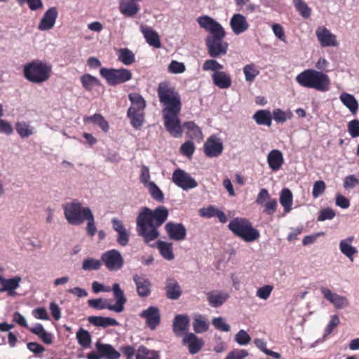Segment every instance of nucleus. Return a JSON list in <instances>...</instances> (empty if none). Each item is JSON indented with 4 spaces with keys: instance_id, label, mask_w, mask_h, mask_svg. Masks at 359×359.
<instances>
[{
    "instance_id": "1",
    "label": "nucleus",
    "mask_w": 359,
    "mask_h": 359,
    "mask_svg": "<svg viewBox=\"0 0 359 359\" xmlns=\"http://www.w3.org/2000/svg\"><path fill=\"white\" fill-rule=\"evenodd\" d=\"M160 102L164 106L162 111L165 127L170 134L178 137L182 135L179 114L182 109L181 97L168 82H161L157 88Z\"/></svg>"
},
{
    "instance_id": "2",
    "label": "nucleus",
    "mask_w": 359,
    "mask_h": 359,
    "mask_svg": "<svg viewBox=\"0 0 359 359\" xmlns=\"http://www.w3.org/2000/svg\"><path fill=\"white\" fill-rule=\"evenodd\" d=\"M169 211L165 206H158L154 210L147 207L142 208L137 217V232L144 242L150 245L160 236L158 230L168 219Z\"/></svg>"
},
{
    "instance_id": "3",
    "label": "nucleus",
    "mask_w": 359,
    "mask_h": 359,
    "mask_svg": "<svg viewBox=\"0 0 359 359\" xmlns=\"http://www.w3.org/2000/svg\"><path fill=\"white\" fill-rule=\"evenodd\" d=\"M196 20L199 26L209 33L205 38V46L209 55L216 58L225 55L229 44L224 41L226 32L223 27L208 15L200 16Z\"/></svg>"
},
{
    "instance_id": "4",
    "label": "nucleus",
    "mask_w": 359,
    "mask_h": 359,
    "mask_svg": "<svg viewBox=\"0 0 359 359\" xmlns=\"http://www.w3.org/2000/svg\"><path fill=\"white\" fill-rule=\"evenodd\" d=\"M295 80L302 87L313 88L320 92H326L330 87V79L322 71L313 69H306L297 75Z\"/></svg>"
},
{
    "instance_id": "5",
    "label": "nucleus",
    "mask_w": 359,
    "mask_h": 359,
    "mask_svg": "<svg viewBox=\"0 0 359 359\" xmlns=\"http://www.w3.org/2000/svg\"><path fill=\"white\" fill-rule=\"evenodd\" d=\"M51 72V65L40 60H33L23 67L24 77L34 83H42L48 81Z\"/></svg>"
},
{
    "instance_id": "6",
    "label": "nucleus",
    "mask_w": 359,
    "mask_h": 359,
    "mask_svg": "<svg viewBox=\"0 0 359 359\" xmlns=\"http://www.w3.org/2000/svg\"><path fill=\"white\" fill-rule=\"evenodd\" d=\"M228 228L236 237L248 243L253 242L260 236L259 231L245 217L233 218L229 223Z\"/></svg>"
},
{
    "instance_id": "7",
    "label": "nucleus",
    "mask_w": 359,
    "mask_h": 359,
    "mask_svg": "<svg viewBox=\"0 0 359 359\" xmlns=\"http://www.w3.org/2000/svg\"><path fill=\"white\" fill-rule=\"evenodd\" d=\"M128 99L131 106L128 109L127 116L130 119L132 126L137 130L140 129L144 122L146 102L143 97L137 93H130Z\"/></svg>"
},
{
    "instance_id": "8",
    "label": "nucleus",
    "mask_w": 359,
    "mask_h": 359,
    "mask_svg": "<svg viewBox=\"0 0 359 359\" xmlns=\"http://www.w3.org/2000/svg\"><path fill=\"white\" fill-rule=\"evenodd\" d=\"M91 210L89 208H83L81 204L74 201L64 205L65 217L68 223L72 225H80L84 222L85 218Z\"/></svg>"
},
{
    "instance_id": "9",
    "label": "nucleus",
    "mask_w": 359,
    "mask_h": 359,
    "mask_svg": "<svg viewBox=\"0 0 359 359\" xmlns=\"http://www.w3.org/2000/svg\"><path fill=\"white\" fill-rule=\"evenodd\" d=\"M100 76L105 79L109 86H115L131 80L133 74L126 68L114 69L102 67L100 69Z\"/></svg>"
},
{
    "instance_id": "10",
    "label": "nucleus",
    "mask_w": 359,
    "mask_h": 359,
    "mask_svg": "<svg viewBox=\"0 0 359 359\" xmlns=\"http://www.w3.org/2000/svg\"><path fill=\"white\" fill-rule=\"evenodd\" d=\"M97 352L91 351L86 355L87 359H119L121 353L112 345L98 341L95 344Z\"/></svg>"
},
{
    "instance_id": "11",
    "label": "nucleus",
    "mask_w": 359,
    "mask_h": 359,
    "mask_svg": "<svg viewBox=\"0 0 359 359\" xmlns=\"http://www.w3.org/2000/svg\"><path fill=\"white\" fill-rule=\"evenodd\" d=\"M101 261L111 271L120 270L124 264V259L121 254L115 249L104 252L101 256Z\"/></svg>"
},
{
    "instance_id": "12",
    "label": "nucleus",
    "mask_w": 359,
    "mask_h": 359,
    "mask_svg": "<svg viewBox=\"0 0 359 359\" xmlns=\"http://www.w3.org/2000/svg\"><path fill=\"white\" fill-rule=\"evenodd\" d=\"M256 203L264 206V212L269 215H273L278 207L277 200L271 197V195L266 189H260L257 198Z\"/></svg>"
},
{
    "instance_id": "13",
    "label": "nucleus",
    "mask_w": 359,
    "mask_h": 359,
    "mask_svg": "<svg viewBox=\"0 0 359 359\" xmlns=\"http://www.w3.org/2000/svg\"><path fill=\"white\" fill-rule=\"evenodd\" d=\"M172 182L184 190H188L197 187L196 181L191 175L181 169L175 170L172 176Z\"/></svg>"
},
{
    "instance_id": "14",
    "label": "nucleus",
    "mask_w": 359,
    "mask_h": 359,
    "mask_svg": "<svg viewBox=\"0 0 359 359\" xmlns=\"http://www.w3.org/2000/svg\"><path fill=\"white\" fill-rule=\"evenodd\" d=\"M139 316L145 320V325L151 330H155L161 323V312L156 306H151L148 307L143 310Z\"/></svg>"
},
{
    "instance_id": "15",
    "label": "nucleus",
    "mask_w": 359,
    "mask_h": 359,
    "mask_svg": "<svg viewBox=\"0 0 359 359\" xmlns=\"http://www.w3.org/2000/svg\"><path fill=\"white\" fill-rule=\"evenodd\" d=\"M316 34L322 47H335L339 45L336 35L325 27H318Z\"/></svg>"
},
{
    "instance_id": "16",
    "label": "nucleus",
    "mask_w": 359,
    "mask_h": 359,
    "mask_svg": "<svg viewBox=\"0 0 359 359\" xmlns=\"http://www.w3.org/2000/svg\"><path fill=\"white\" fill-rule=\"evenodd\" d=\"M58 17V11L56 7L49 8L43 15L39 25L38 29L41 31H48L51 29Z\"/></svg>"
},
{
    "instance_id": "17",
    "label": "nucleus",
    "mask_w": 359,
    "mask_h": 359,
    "mask_svg": "<svg viewBox=\"0 0 359 359\" xmlns=\"http://www.w3.org/2000/svg\"><path fill=\"white\" fill-rule=\"evenodd\" d=\"M165 230L169 238L173 241H182L187 236V229L181 223L168 222L165 225Z\"/></svg>"
},
{
    "instance_id": "18",
    "label": "nucleus",
    "mask_w": 359,
    "mask_h": 359,
    "mask_svg": "<svg viewBox=\"0 0 359 359\" xmlns=\"http://www.w3.org/2000/svg\"><path fill=\"white\" fill-rule=\"evenodd\" d=\"M204 153L209 158L219 156L223 151V144L219 139L211 136L204 144Z\"/></svg>"
},
{
    "instance_id": "19",
    "label": "nucleus",
    "mask_w": 359,
    "mask_h": 359,
    "mask_svg": "<svg viewBox=\"0 0 359 359\" xmlns=\"http://www.w3.org/2000/svg\"><path fill=\"white\" fill-rule=\"evenodd\" d=\"M133 280L136 285L137 294L141 297H147L151 294V282L144 274H135Z\"/></svg>"
},
{
    "instance_id": "20",
    "label": "nucleus",
    "mask_w": 359,
    "mask_h": 359,
    "mask_svg": "<svg viewBox=\"0 0 359 359\" xmlns=\"http://www.w3.org/2000/svg\"><path fill=\"white\" fill-rule=\"evenodd\" d=\"M230 27L233 32L238 35L247 31L250 25L244 15L236 13L234 14L230 20Z\"/></svg>"
},
{
    "instance_id": "21",
    "label": "nucleus",
    "mask_w": 359,
    "mask_h": 359,
    "mask_svg": "<svg viewBox=\"0 0 359 359\" xmlns=\"http://www.w3.org/2000/svg\"><path fill=\"white\" fill-rule=\"evenodd\" d=\"M320 290L324 297L330 302L336 309H342L348 305V302L345 297L334 293L327 287H322Z\"/></svg>"
},
{
    "instance_id": "22",
    "label": "nucleus",
    "mask_w": 359,
    "mask_h": 359,
    "mask_svg": "<svg viewBox=\"0 0 359 359\" xmlns=\"http://www.w3.org/2000/svg\"><path fill=\"white\" fill-rule=\"evenodd\" d=\"M112 291L116 304L114 305H110V311L121 313L124 310V304L126 303L127 299L118 283H114L113 285Z\"/></svg>"
},
{
    "instance_id": "23",
    "label": "nucleus",
    "mask_w": 359,
    "mask_h": 359,
    "mask_svg": "<svg viewBox=\"0 0 359 359\" xmlns=\"http://www.w3.org/2000/svg\"><path fill=\"white\" fill-rule=\"evenodd\" d=\"M182 342L183 344L187 345L189 351L192 355L198 353L203 346L202 339H198L194 333L186 334Z\"/></svg>"
},
{
    "instance_id": "24",
    "label": "nucleus",
    "mask_w": 359,
    "mask_h": 359,
    "mask_svg": "<svg viewBox=\"0 0 359 359\" xmlns=\"http://www.w3.org/2000/svg\"><path fill=\"white\" fill-rule=\"evenodd\" d=\"M189 318L187 315H177L172 323V331L176 336H181L188 330Z\"/></svg>"
},
{
    "instance_id": "25",
    "label": "nucleus",
    "mask_w": 359,
    "mask_h": 359,
    "mask_svg": "<svg viewBox=\"0 0 359 359\" xmlns=\"http://www.w3.org/2000/svg\"><path fill=\"white\" fill-rule=\"evenodd\" d=\"M140 31L147 43L156 48H161V43L159 35L151 27H147L146 25H141Z\"/></svg>"
},
{
    "instance_id": "26",
    "label": "nucleus",
    "mask_w": 359,
    "mask_h": 359,
    "mask_svg": "<svg viewBox=\"0 0 359 359\" xmlns=\"http://www.w3.org/2000/svg\"><path fill=\"white\" fill-rule=\"evenodd\" d=\"M21 280L22 278L20 276H15L8 279L4 278L1 276L0 284L2 287L0 288V292L6 291L8 292V295L13 296L15 294V290L19 287Z\"/></svg>"
},
{
    "instance_id": "27",
    "label": "nucleus",
    "mask_w": 359,
    "mask_h": 359,
    "mask_svg": "<svg viewBox=\"0 0 359 359\" xmlns=\"http://www.w3.org/2000/svg\"><path fill=\"white\" fill-rule=\"evenodd\" d=\"M267 162L273 171H278L284 163L283 154L278 149L271 151L267 156Z\"/></svg>"
},
{
    "instance_id": "28",
    "label": "nucleus",
    "mask_w": 359,
    "mask_h": 359,
    "mask_svg": "<svg viewBox=\"0 0 359 359\" xmlns=\"http://www.w3.org/2000/svg\"><path fill=\"white\" fill-rule=\"evenodd\" d=\"M209 304L215 308L221 306L229 298V294L224 292L210 291L206 293Z\"/></svg>"
},
{
    "instance_id": "29",
    "label": "nucleus",
    "mask_w": 359,
    "mask_h": 359,
    "mask_svg": "<svg viewBox=\"0 0 359 359\" xmlns=\"http://www.w3.org/2000/svg\"><path fill=\"white\" fill-rule=\"evenodd\" d=\"M166 297L170 299H177L182 292L177 281L174 278H168L165 287Z\"/></svg>"
},
{
    "instance_id": "30",
    "label": "nucleus",
    "mask_w": 359,
    "mask_h": 359,
    "mask_svg": "<svg viewBox=\"0 0 359 359\" xmlns=\"http://www.w3.org/2000/svg\"><path fill=\"white\" fill-rule=\"evenodd\" d=\"M212 79L214 84L221 89H226L231 86V78L229 74L225 72H216L212 75Z\"/></svg>"
},
{
    "instance_id": "31",
    "label": "nucleus",
    "mask_w": 359,
    "mask_h": 359,
    "mask_svg": "<svg viewBox=\"0 0 359 359\" xmlns=\"http://www.w3.org/2000/svg\"><path fill=\"white\" fill-rule=\"evenodd\" d=\"M181 127L182 128H184L187 130L186 135L189 138L194 140L198 142L203 140V133L201 129L194 122H185L182 126H181Z\"/></svg>"
},
{
    "instance_id": "32",
    "label": "nucleus",
    "mask_w": 359,
    "mask_h": 359,
    "mask_svg": "<svg viewBox=\"0 0 359 359\" xmlns=\"http://www.w3.org/2000/svg\"><path fill=\"white\" fill-rule=\"evenodd\" d=\"M119 11L126 17H133L140 11V6L133 0H121L119 4Z\"/></svg>"
},
{
    "instance_id": "33",
    "label": "nucleus",
    "mask_w": 359,
    "mask_h": 359,
    "mask_svg": "<svg viewBox=\"0 0 359 359\" xmlns=\"http://www.w3.org/2000/svg\"><path fill=\"white\" fill-rule=\"evenodd\" d=\"M88 321L94 326L104 328L109 326H117L118 325L116 319L109 317L91 316L88 318Z\"/></svg>"
},
{
    "instance_id": "34",
    "label": "nucleus",
    "mask_w": 359,
    "mask_h": 359,
    "mask_svg": "<svg viewBox=\"0 0 359 359\" xmlns=\"http://www.w3.org/2000/svg\"><path fill=\"white\" fill-rule=\"evenodd\" d=\"M354 241L353 236H349L346 239L341 240L339 243V249L344 255H346L351 261L353 260V256L357 253V249L351 245Z\"/></svg>"
},
{
    "instance_id": "35",
    "label": "nucleus",
    "mask_w": 359,
    "mask_h": 359,
    "mask_svg": "<svg viewBox=\"0 0 359 359\" xmlns=\"http://www.w3.org/2000/svg\"><path fill=\"white\" fill-rule=\"evenodd\" d=\"M253 119L258 125L271 126L272 116L269 110L260 109L257 111L253 115Z\"/></svg>"
},
{
    "instance_id": "36",
    "label": "nucleus",
    "mask_w": 359,
    "mask_h": 359,
    "mask_svg": "<svg viewBox=\"0 0 359 359\" xmlns=\"http://www.w3.org/2000/svg\"><path fill=\"white\" fill-rule=\"evenodd\" d=\"M341 102L355 115L358 109V102L353 95L343 93L340 95Z\"/></svg>"
},
{
    "instance_id": "37",
    "label": "nucleus",
    "mask_w": 359,
    "mask_h": 359,
    "mask_svg": "<svg viewBox=\"0 0 359 359\" xmlns=\"http://www.w3.org/2000/svg\"><path fill=\"white\" fill-rule=\"evenodd\" d=\"M156 247L159 250L161 255L167 260L174 259V253L172 250V244L171 243L158 241L156 243Z\"/></svg>"
},
{
    "instance_id": "38",
    "label": "nucleus",
    "mask_w": 359,
    "mask_h": 359,
    "mask_svg": "<svg viewBox=\"0 0 359 359\" xmlns=\"http://www.w3.org/2000/svg\"><path fill=\"white\" fill-rule=\"evenodd\" d=\"M292 201L293 196L292 191L287 188L283 189L280 192V203L286 213L292 210Z\"/></svg>"
},
{
    "instance_id": "39",
    "label": "nucleus",
    "mask_w": 359,
    "mask_h": 359,
    "mask_svg": "<svg viewBox=\"0 0 359 359\" xmlns=\"http://www.w3.org/2000/svg\"><path fill=\"white\" fill-rule=\"evenodd\" d=\"M76 337L79 344L83 348H88L92 343V337L90 334L83 328H80L76 334Z\"/></svg>"
},
{
    "instance_id": "40",
    "label": "nucleus",
    "mask_w": 359,
    "mask_h": 359,
    "mask_svg": "<svg viewBox=\"0 0 359 359\" xmlns=\"http://www.w3.org/2000/svg\"><path fill=\"white\" fill-rule=\"evenodd\" d=\"M292 4L302 18L308 19L311 17L312 9L304 0H292Z\"/></svg>"
},
{
    "instance_id": "41",
    "label": "nucleus",
    "mask_w": 359,
    "mask_h": 359,
    "mask_svg": "<svg viewBox=\"0 0 359 359\" xmlns=\"http://www.w3.org/2000/svg\"><path fill=\"white\" fill-rule=\"evenodd\" d=\"M117 55L118 60L125 65H130L135 61L134 53L128 48H120Z\"/></svg>"
},
{
    "instance_id": "42",
    "label": "nucleus",
    "mask_w": 359,
    "mask_h": 359,
    "mask_svg": "<svg viewBox=\"0 0 359 359\" xmlns=\"http://www.w3.org/2000/svg\"><path fill=\"white\" fill-rule=\"evenodd\" d=\"M84 122L91 121L97 124L104 133L109 130V123L100 114H95L90 116H86L83 118Z\"/></svg>"
},
{
    "instance_id": "43",
    "label": "nucleus",
    "mask_w": 359,
    "mask_h": 359,
    "mask_svg": "<svg viewBox=\"0 0 359 359\" xmlns=\"http://www.w3.org/2000/svg\"><path fill=\"white\" fill-rule=\"evenodd\" d=\"M158 358L157 352L149 350L144 346H139L135 355L136 359H158Z\"/></svg>"
},
{
    "instance_id": "44",
    "label": "nucleus",
    "mask_w": 359,
    "mask_h": 359,
    "mask_svg": "<svg viewBox=\"0 0 359 359\" xmlns=\"http://www.w3.org/2000/svg\"><path fill=\"white\" fill-rule=\"evenodd\" d=\"M81 82L83 87L88 91H90L94 86L100 85L99 80L89 74L82 76L81 77Z\"/></svg>"
},
{
    "instance_id": "45",
    "label": "nucleus",
    "mask_w": 359,
    "mask_h": 359,
    "mask_svg": "<svg viewBox=\"0 0 359 359\" xmlns=\"http://www.w3.org/2000/svg\"><path fill=\"white\" fill-rule=\"evenodd\" d=\"M243 73L245 80L252 82L256 76L259 74V71L257 69L255 64H249L243 67Z\"/></svg>"
},
{
    "instance_id": "46",
    "label": "nucleus",
    "mask_w": 359,
    "mask_h": 359,
    "mask_svg": "<svg viewBox=\"0 0 359 359\" xmlns=\"http://www.w3.org/2000/svg\"><path fill=\"white\" fill-rule=\"evenodd\" d=\"M209 325L203 316H197L193 322V328L195 332L202 333L208 330Z\"/></svg>"
},
{
    "instance_id": "47",
    "label": "nucleus",
    "mask_w": 359,
    "mask_h": 359,
    "mask_svg": "<svg viewBox=\"0 0 359 359\" xmlns=\"http://www.w3.org/2000/svg\"><path fill=\"white\" fill-rule=\"evenodd\" d=\"M102 266V261L93 258H88L83 261L82 269L85 271L98 270Z\"/></svg>"
},
{
    "instance_id": "48",
    "label": "nucleus",
    "mask_w": 359,
    "mask_h": 359,
    "mask_svg": "<svg viewBox=\"0 0 359 359\" xmlns=\"http://www.w3.org/2000/svg\"><path fill=\"white\" fill-rule=\"evenodd\" d=\"M88 304L90 307L99 310L104 309L110 310L111 305L108 303L107 300L102 299L101 298L89 299L88 301Z\"/></svg>"
},
{
    "instance_id": "49",
    "label": "nucleus",
    "mask_w": 359,
    "mask_h": 359,
    "mask_svg": "<svg viewBox=\"0 0 359 359\" xmlns=\"http://www.w3.org/2000/svg\"><path fill=\"white\" fill-rule=\"evenodd\" d=\"M202 68L203 71H213L214 72H216L222 69L223 65L219 64L215 60L210 59L204 62Z\"/></svg>"
},
{
    "instance_id": "50",
    "label": "nucleus",
    "mask_w": 359,
    "mask_h": 359,
    "mask_svg": "<svg viewBox=\"0 0 359 359\" xmlns=\"http://www.w3.org/2000/svg\"><path fill=\"white\" fill-rule=\"evenodd\" d=\"M88 213V215H87V217L85 218V221H87L86 232L89 236L93 237L95 234L97 229L95 226L94 216L92 212Z\"/></svg>"
},
{
    "instance_id": "51",
    "label": "nucleus",
    "mask_w": 359,
    "mask_h": 359,
    "mask_svg": "<svg viewBox=\"0 0 359 359\" xmlns=\"http://www.w3.org/2000/svg\"><path fill=\"white\" fill-rule=\"evenodd\" d=\"M147 187L149 189V193L154 199H155L157 201H163V194L154 182H149Z\"/></svg>"
},
{
    "instance_id": "52",
    "label": "nucleus",
    "mask_w": 359,
    "mask_h": 359,
    "mask_svg": "<svg viewBox=\"0 0 359 359\" xmlns=\"http://www.w3.org/2000/svg\"><path fill=\"white\" fill-rule=\"evenodd\" d=\"M16 131L22 138L29 137L32 134V130L29 126L25 122H19L16 124Z\"/></svg>"
},
{
    "instance_id": "53",
    "label": "nucleus",
    "mask_w": 359,
    "mask_h": 359,
    "mask_svg": "<svg viewBox=\"0 0 359 359\" xmlns=\"http://www.w3.org/2000/svg\"><path fill=\"white\" fill-rule=\"evenodd\" d=\"M180 150L184 156L191 158L195 151L194 144L191 141H187L181 145Z\"/></svg>"
},
{
    "instance_id": "54",
    "label": "nucleus",
    "mask_w": 359,
    "mask_h": 359,
    "mask_svg": "<svg viewBox=\"0 0 359 359\" xmlns=\"http://www.w3.org/2000/svg\"><path fill=\"white\" fill-rule=\"evenodd\" d=\"M235 341L241 346L247 345L251 340L250 336L244 330H241L236 335L234 338Z\"/></svg>"
},
{
    "instance_id": "55",
    "label": "nucleus",
    "mask_w": 359,
    "mask_h": 359,
    "mask_svg": "<svg viewBox=\"0 0 359 359\" xmlns=\"http://www.w3.org/2000/svg\"><path fill=\"white\" fill-rule=\"evenodd\" d=\"M326 189V185L324 181H316L313 187L312 195L313 197L316 198L321 196Z\"/></svg>"
},
{
    "instance_id": "56",
    "label": "nucleus",
    "mask_w": 359,
    "mask_h": 359,
    "mask_svg": "<svg viewBox=\"0 0 359 359\" xmlns=\"http://www.w3.org/2000/svg\"><path fill=\"white\" fill-rule=\"evenodd\" d=\"M336 215L335 212L329 208L322 209L319 211L318 221L323 222L327 219H332Z\"/></svg>"
},
{
    "instance_id": "57",
    "label": "nucleus",
    "mask_w": 359,
    "mask_h": 359,
    "mask_svg": "<svg viewBox=\"0 0 359 359\" xmlns=\"http://www.w3.org/2000/svg\"><path fill=\"white\" fill-rule=\"evenodd\" d=\"M340 320L338 316H332L331 319L325 330L324 337H327L329 334H330L333 332V330L338 326Z\"/></svg>"
},
{
    "instance_id": "58",
    "label": "nucleus",
    "mask_w": 359,
    "mask_h": 359,
    "mask_svg": "<svg viewBox=\"0 0 359 359\" xmlns=\"http://www.w3.org/2000/svg\"><path fill=\"white\" fill-rule=\"evenodd\" d=\"M273 290V285H266L262 287H259L257 290L256 294L260 299L266 300L270 297Z\"/></svg>"
},
{
    "instance_id": "59",
    "label": "nucleus",
    "mask_w": 359,
    "mask_h": 359,
    "mask_svg": "<svg viewBox=\"0 0 359 359\" xmlns=\"http://www.w3.org/2000/svg\"><path fill=\"white\" fill-rule=\"evenodd\" d=\"M20 5L27 3L29 9L36 11L43 8V2L41 0H15Z\"/></svg>"
},
{
    "instance_id": "60",
    "label": "nucleus",
    "mask_w": 359,
    "mask_h": 359,
    "mask_svg": "<svg viewBox=\"0 0 359 359\" xmlns=\"http://www.w3.org/2000/svg\"><path fill=\"white\" fill-rule=\"evenodd\" d=\"M214 327L222 332H229L230 330V326L225 323L224 320L222 317L215 318L212 322Z\"/></svg>"
},
{
    "instance_id": "61",
    "label": "nucleus",
    "mask_w": 359,
    "mask_h": 359,
    "mask_svg": "<svg viewBox=\"0 0 359 359\" xmlns=\"http://www.w3.org/2000/svg\"><path fill=\"white\" fill-rule=\"evenodd\" d=\"M348 131L352 137H359V121L353 119L348 123Z\"/></svg>"
},
{
    "instance_id": "62",
    "label": "nucleus",
    "mask_w": 359,
    "mask_h": 359,
    "mask_svg": "<svg viewBox=\"0 0 359 359\" xmlns=\"http://www.w3.org/2000/svg\"><path fill=\"white\" fill-rule=\"evenodd\" d=\"M185 69L184 65L176 60H172L168 66V71L173 74L183 73Z\"/></svg>"
},
{
    "instance_id": "63",
    "label": "nucleus",
    "mask_w": 359,
    "mask_h": 359,
    "mask_svg": "<svg viewBox=\"0 0 359 359\" xmlns=\"http://www.w3.org/2000/svg\"><path fill=\"white\" fill-rule=\"evenodd\" d=\"M248 355V353L247 351L243 349H236L230 352L227 355L226 359H244Z\"/></svg>"
},
{
    "instance_id": "64",
    "label": "nucleus",
    "mask_w": 359,
    "mask_h": 359,
    "mask_svg": "<svg viewBox=\"0 0 359 359\" xmlns=\"http://www.w3.org/2000/svg\"><path fill=\"white\" fill-rule=\"evenodd\" d=\"M217 208L210 205L208 208H203L200 210V215L203 217L210 218L215 217Z\"/></svg>"
}]
</instances>
